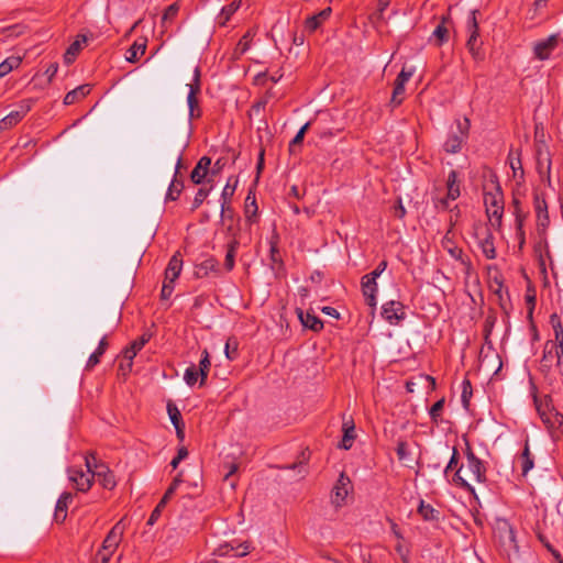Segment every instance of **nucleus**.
Masks as SVG:
<instances>
[{"label": "nucleus", "mask_w": 563, "mask_h": 563, "mask_svg": "<svg viewBox=\"0 0 563 563\" xmlns=\"http://www.w3.org/2000/svg\"><path fill=\"white\" fill-rule=\"evenodd\" d=\"M181 481L179 478H174L167 490L165 492L163 498L161 499V504H167L170 497L175 494Z\"/></svg>", "instance_id": "50"}, {"label": "nucleus", "mask_w": 563, "mask_h": 563, "mask_svg": "<svg viewBox=\"0 0 563 563\" xmlns=\"http://www.w3.org/2000/svg\"><path fill=\"white\" fill-rule=\"evenodd\" d=\"M412 73H399L396 81L394 91L391 95L390 102L394 106H399L404 100V93H405V85L409 81L411 78Z\"/></svg>", "instance_id": "19"}, {"label": "nucleus", "mask_w": 563, "mask_h": 563, "mask_svg": "<svg viewBox=\"0 0 563 563\" xmlns=\"http://www.w3.org/2000/svg\"><path fill=\"white\" fill-rule=\"evenodd\" d=\"M456 131L452 132L448 140L443 144V148L445 152L455 154L459 153L462 148V145L466 142L470 130V120L467 118L457 119Z\"/></svg>", "instance_id": "4"}, {"label": "nucleus", "mask_w": 563, "mask_h": 563, "mask_svg": "<svg viewBox=\"0 0 563 563\" xmlns=\"http://www.w3.org/2000/svg\"><path fill=\"white\" fill-rule=\"evenodd\" d=\"M499 531L503 533L504 545L508 547L515 552H518V544L512 527L505 522L504 526L499 529Z\"/></svg>", "instance_id": "29"}, {"label": "nucleus", "mask_w": 563, "mask_h": 563, "mask_svg": "<svg viewBox=\"0 0 563 563\" xmlns=\"http://www.w3.org/2000/svg\"><path fill=\"white\" fill-rule=\"evenodd\" d=\"M343 430H344V434H343L340 446L344 450H349L352 446L353 441L355 439L353 422L351 421V424H349V422H344Z\"/></svg>", "instance_id": "35"}, {"label": "nucleus", "mask_w": 563, "mask_h": 563, "mask_svg": "<svg viewBox=\"0 0 563 563\" xmlns=\"http://www.w3.org/2000/svg\"><path fill=\"white\" fill-rule=\"evenodd\" d=\"M87 43L88 37L86 35L80 34L76 37L64 53V62L66 66H69L76 59L79 52L87 46Z\"/></svg>", "instance_id": "18"}, {"label": "nucleus", "mask_w": 563, "mask_h": 563, "mask_svg": "<svg viewBox=\"0 0 563 563\" xmlns=\"http://www.w3.org/2000/svg\"><path fill=\"white\" fill-rule=\"evenodd\" d=\"M391 0H378V8L375 16L379 21H384V12L388 8Z\"/></svg>", "instance_id": "55"}, {"label": "nucleus", "mask_w": 563, "mask_h": 563, "mask_svg": "<svg viewBox=\"0 0 563 563\" xmlns=\"http://www.w3.org/2000/svg\"><path fill=\"white\" fill-rule=\"evenodd\" d=\"M189 87L187 96V104L189 108L190 118L199 115L198 98L197 95L200 92V73H195L192 82L187 85Z\"/></svg>", "instance_id": "14"}, {"label": "nucleus", "mask_w": 563, "mask_h": 563, "mask_svg": "<svg viewBox=\"0 0 563 563\" xmlns=\"http://www.w3.org/2000/svg\"><path fill=\"white\" fill-rule=\"evenodd\" d=\"M240 246V239L236 238V234L233 233V239L228 242L227 254L224 260V265L228 271H231L234 267V258L235 253Z\"/></svg>", "instance_id": "28"}, {"label": "nucleus", "mask_w": 563, "mask_h": 563, "mask_svg": "<svg viewBox=\"0 0 563 563\" xmlns=\"http://www.w3.org/2000/svg\"><path fill=\"white\" fill-rule=\"evenodd\" d=\"M180 164H181V157H178L174 179L172 180V183L168 187L167 194H166V200H173V201L177 200L180 192L184 189L183 181L177 179V173L180 167Z\"/></svg>", "instance_id": "24"}, {"label": "nucleus", "mask_w": 563, "mask_h": 563, "mask_svg": "<svg viewBox=\"0 0 563 563\" xmlns=\"http://www.w3.org/2000/svg\"><path fill=\"white\" fill-rule=\"evenodd\" d=\"M397 456L399 461L404 462L407 466H410V462H412L411 459V452L409 450V445L405 441H399L397 449H396Z\"/></svg>", "instance_id": "36"}, {"label": "nucleus", "mask_w": 563, "mask_h": 563, "mask_svg": "<svg viewBox=\"0 0 563 563\" xmlns=\"http://www.w3.org/2000/svg\"><path fill=\"white\" fill-rule=\"evenodd\" d=\"M465 456L466 464H462L456 470L453 482L470 492H474L471 483H484L486 481V467L468 444L466 445Z\"/></svg>", "instance_id": "1"}, {"label": "nucleus", "mask_w": 563, "mask_h": 563, "mask_svg": "<svg viewBox=\"0 0 563 563\" xmlns=\"http://www.w3.org/2000/svg\"><path fill=\"white\" fill-rule=\"evenodd\" d=\"M108 346H109L108 336L104 335L99 341V344H98V347L96 349V351L89 356V358L87 361V364H86V369L90 371L97 364H99L100 358L104 354V352L107 351Z\"/></svg>", "instance_id": "26"}, {"label": "nucleus", "mask_w": 563, "mask_h": 563, "mask_svg": "<svg viewBox=\"0 0 563 563\" xmlns=\"http://www.w3.org/2000/svg\"><path fill=\"white\" fill-rule=\"evenodd\" d=\"M183 266V261L179 258L177 254H175L165 271V280L169 283H174L175 279L179 276Z\"/></svg>", "instance_id": "27"}, {"label": "nucleus", "mask_w": 563, "mask_h": 563, "mask_svg": "<svg viewBox=\"0 0 563 563\" xmlns=\"http://www.w3.org/2000/svg\"><path fill=\"white\" fill-rule=\"evenodd\" d=\"M167 412H168V416H169L170 421L174 424V427H177L178 423H181L180 422L181 416L176 406L168 404Z\"/></svg>", "instance_id": "51"}, {"label": "nucleus", "mask_w": 563, "mask_h": 563, "mask_svg": "<svg viewBox=\"0 0 563 563\" xmlns=\"http://www.w3.org/2000/svg\"><path fill=\"white\" fill-rule=\"evenodd\" d=\"M476 13L477 10L471 11L468 21H467V27L470 31V38L467 41V47L472 53L475 52V48L477 47L478 43V24L476 20Z\"/></svg>", "instance_id": "22"}, {"label": "nucleus", "mask_w": 563, "mask_h": 563, "mask_svg": "<svg viewBox=\"0 0 563 563\" xmlns=\"http://www.w3.org/2000/svg\"><path fill=\"white\" fill-rule=\"evenodd\" d=\"M489 184L492 189L488 190V185H486L484 192L486 213L493 225H500L504 213V195L495 175L490 177Z\"/></svg>", "instance_id": "2"}, {"label": "nucleus", "mask_w": 563, "mask_h": 563, "mask_svg": "<svg viewBox=\"0 0 563 563\" xmlns=\"http://www.w3.org/2000/svg\"><path fill=\"white\" fill-rule=\"evenodd\" d=\"M239 228L234 225V222H231L227 228V235L229 238V241L233 239V233L236 234V238L239 239Z\"/></svg>", "instance_id": "60"}, {"label": "nucleus", "mask_w": 563, "mask_h": 563, "mask_svg": "<svg viewBox=\"0 0 563 563\" xmlns=\"http://www.w3.org/2000/svg\"><path fill=\"white\" fill-rule=\"evenodd\" d=\"M172 291H173V283L165 280L164 285H163V289H162V296L164 298H167L168 296H170Z\"/></svg>", "instance_id": "61"}, {"label": "nucleus", "mask_w": 563, "mask_h": 563, "mask_svg": "<svg viewBox=\"0 0 563 563\" xmlns=\"http://www.w3.org/2000/svg\"><path fill=\"white\" fill-rule=\"evenodd\" d=\"M22 57L19 55H12L7 57L0 64V70H14L21 66Z\"/></svg>", "instance_id": "40"}, {"label": "nucleus", "mask_w": 563, "mask_h": 563, "mask_svg": "<svg viewBox=\"0 0 563 563\" xmlns=\"http://www.w3.org/2000/svg\"><path fill=\"white\" fill-rule=\"evenodd\" d=\"M177 11H178V7H177L176 4H170V5L166 9V11H165V13H164L163 19H164V20H167V19H172V18H174V16L177 14Z\"/></svg>", "instance_id": "59"}, {"label": "nucleus", "mask_w": 563, "mask_h": 563, "mask_svg": "<svg viewBox=\"0 0 563 563\" xmlns=\"http://www.w3.org/2000/svg\"><path fill=\"white\" fill-rule=\"evenodd\" d=\"M351 489L350 478L341 474L332 490V503L340 507L344 503Z\"/></svg>", "instance_id": "15"}, {"label": "nucleus", "mask_w": 563, "mask_h": 563, "mask_svg": "<svg viewBox=\"0 0 563 563\" xmlns=\"http://www.w3.org/2000/svg\"><path fill=\"white\" fill-rule=\"evenodd\" d=\"M298 318L301 324L314 332L320 331L323 328L322 321L311 312H303L301 309L297 310Z\"/></svg>", "instance_id": "23"}, {"label": "nucleus", "mask_w": 563, "mask_h": 563, "mask_svg": "<svg viewBox=\"0 0 563 563\" xmlns=\"http://www.w3.org/2000/svg\"><path fill=\"white\" fill-rule=\"evenodd\" d=\"M387 268V262L386 261H382L377 267L371 272L372 274H376L377 277H379Z\"/></svg>", "instance_id": "62"}, {"label": "nucleus", "mask_w": 563, "mask_h": 563, "mask_svg": "<svg viewBox=\"0 0 563 563\" xmlns=\"http://www.w3.org/2000/svg\"><path fill=\"white\" fill-rule=\"evenodd\" d=\"M377 278L378 277L376 276V274L368 273L364 275L361 280L363 296L365 298L366 303L372 308H375L377 303Z\"/></svg>", "instance_id": "9"}, {"label": "nucleus", "mask_w": 563, "mask_h": 563, "mask_svg": "<svg viewBox=\"0 0 563 563\" xmlns=\"http://www.w3.org/2000/svg\"><path fill=\"white\" fill-rule=\"evenodd\" d=\"M85 466L91 472L92 479L97 481L107 489H111L115 486L114 477L110 472L109 467L98 461L95 454H88L84 457Z\"/></svg>", "instance_id": "3"}, {"label": "nucleus", "mask_w": 563, "mask_h": 563, "mask_svg": "<svg viewBox=\"0 0 563 563\" xmlns=\"http://www.w3.org/2000/svg\"><path fill=\"white\" fill-rule=\"evenodd\" d=\"M210 190H211V188L210 189H206V188L198 189V191L194 198V201H192V206H191L192 211L198 209L201 206V203L208 197Z\"/></svg>", "instance_id": "45"}, {"label": "nucleus", "mask_w": 563, "mask_h": 563, "mask_svg": "<svg viewBox=\"0 0 563 563\" xmlns=\"http://www.w3.org/2000/svg\"><path fill=\"white\" fill-rule=\"evenodd\" d=\"M141 48V45H139V43L135 41L130 48H128L124 53V58L125 60L130 62V63H135L137 62L139 57H137V53H139V49Z\"/></svg>", "instance_id": "47"}, {"label": "nucleus", "mask_w": 563, "mask_h": 563, "mask_svg": "<svg viewBox=\"0 0 563 563\" xmlns=\"http://www.w3.org/2000/svg\"><path fill=\"white\" fill-rule=\"evenodd\" d=\"M280 77L282 76H279L278 78H268V73H257L253 78V82L257 86H262L265 85L268 79H271L273 82H277L280 79Z\"/></svg>", "instance_id": "52"}, {"label": "nucleus", "mask_w": 563, "mask_h": 563, "mask_svg": "<svg viewBox=\"0 0 563 563\" xmlns=\"http://www.w3.org/2000/svg\"><path fill=\"white\" fill-rule=\"evenodd\" d=\"M113 554L114 553L112 551L106 550L101 547L95 555L93 563H109Z\"/></svg>", "instance_id": "46"}, {"label": "nucleus", "mask_w": 563, "mask_h": 563, "mask_svg": "<svg viewBox=\"0 0 563 563\" xmlns=\"http://www.w3.org/2000/svg\"><path fill=\"white\" fill-rule=\"evenodd\" d=\"M240 4H241V0H235L228 7L222 8V10H221V16H223L222 24H224L230 19V16L239 9Z\"/></svg>", "instance_id": "44"}, {"label": "nucleus", "mask_w": 563, "mask_h": 563, "mask_svg": "<svg viewBox=\"0 0 563 563\" xmlns=\"http://www.w3.org/2000/svg\"><path fill=\"white\" fill-rule=\"evenodd\" d=\"M91 90V86L89 84L81 85L73 90H70L64 98V104L70 106L79 100L84 99Z\"/></svg>", "instance_id": "25"}, {"label": "nucleus", "mask_w": 563, "mask_h": 563, "mask_svg": "<svg viewBox=\"0 0 563 563\" xmlns=\"http://www.w3.org/2000/svg\"><path fill=\"white\" fill-rule=\"evenodd\" d=\"M199 377L200 373L198 372V368L195 364H191L189 367L186 368L184 374V380L188 386H194Z\"/></svg>", "instance_id": "41"}, {"label": "nucleus", "mask_w": 563, "mask_h": 563, "mask_svg": "<svg viewBox=\"0 0 563 563\" xmlns=\"http://www.w3.org/2000/svg\"><path fill=\"white\" fill-rule=\"evenodd\" d=\"M234 191H235V185H231L228 181L222 190L221 199H220L221 218H225V212H227V210H229V203H230L232 196L234 195Z\"/></svg>", "instance_id": "33"}, {"label": "nucleus", "mask_w": 563, "mask_h": 563, "mask_svg": "<svg viewBox=\"0 0 563 563\" xmlns=\"http://www.w3.org/2000/svg\"><path fill=\"white\" fill-rule=\"evenodd\" d=\"M520 462H521V473L523 476H526L529 473V471H531L533 468V460L531 457L528 443H526V445H525V450L520 456Z\"/></svg>", "instance_id": "38"}, {"label": "nucleus", "mask_w": 563, "mask_h": 563, "mask_svg": "<svg viewBox=\"0 0 563 563\" xmlns=\"http://www.w3.org/2000/svg\"><path fill=\"white\" fill-rule=\"evenodd\" d=\"M165 505L166 504H161V501L158 503V505L155 507V509L153 510L152 515L147 520L148 526H153L157 521L158 517L161 516L162 509L165 507Z\"/></svg>", "instance_id": "56"}, {"label": "nucleus", "mask_w": 563, "mask_h": 563, "mask_svg": "<svg viewBox=\"0 0 563 563\" xmlns=\"http://www.w3.org/2000/svg\"><path fill=\"white\" fill-rule=\"evenodd\" d=\"M309 124L310 123L307 122L305 125H302L301 129L295 135V137L291 140V142L289 144L290 152H294L295 146L301 145L303 137H305V133L307 132V130L309 128Z\"/></svg>", "instance_id": "43"}, {"label": "nucleus", "mask_w": 563, "mask_h": 563, "mask_svg": "<svg viewBox=\"0 0 563 563\" xmlns=\"http://www.w3.org/2000/svg\"><path fill=\"white\" fill-rule=\"evenodd\" d=\"M330 13L331 9L327 8L320 11L318 14L309 16L306 20V29L310 32L316 31L321 25V23L330 16Z\"/></svg>", "instance_id": "30"}, {"label": "nucleus", "mask_w": 563, "mask_h": 563, "mask_svg": "<svg viewBox=\"0 0 563 563\" xmlns=\"http://www.w3.org/2000/svg\"><path fill=\"white\" fill-rule=\"evenodd\" d=\"M26 111V109L22 108L21 110L10 112L7 117L0 120V130H5L15 125L18 122L22 120Z\"/></svg>", "instance_id": "31"}, {"label": "nucleus", "mask_w": 563, "mask_h": 563, "mask_svg": "<svg viewBox=\"0 0 563 563\" xmlns=\"http://www.w3.org/2000/svg\"><path fill=\"white\" fill-rule=\"evenodd\" d=\"M478 238H479L478 244H479V247H481L483 254L489 260L495 258L496 251H495V246H494L493 233L488 229H486L485 231H483L481 233V235Z\"/></svg>", "instance_id": "20"}, {"label": "nucleus", "mask_w": 563, "mask_h": 563, "mask_svg": "<svg viewBox=\"0 0 563 563\" xmlns=\"http://www.w3.org/2000/svg\"><path fill=\"white\" fill-rule=\"evenodd\" d=\"M418 512L426 521H435L439 519L440 515L437 509H434L431 505L426 504L423 500H421L419 504Z\"/></svg>", "instance_id": "34"}, {"label": "nucleus", "mask_w": 563, "mask_h": 563, "mask_svg": "<svg viewBox=\"0 0 563 563\" xmlns=\"http://www.w3.org/2000/svg\"><path fill=\"white\" fill-rule=\"evenodd\" d=\"M218 553L221 556L242 558L250 553V544L247 542H235L225 543L220 545Z\"/></svg>", "instance_id": "16"}, {"label": "nucleus", "mask_w": 563, "mask_h": 563, "mask_svg": "<svg viewBox=\"0 0 563 563\" xmlns=\"http://www.w3.org/2000/svg\"><path fill=\"white\" fill-rule=\"evenodd\" d=\"M562 38L559 33L551 34L547 38L537 41L533 44V53L536 58L544 60L550 58L552 52L558 48Z\"/></svg>", "instance_id": "6"}, {"label": "nucleus", "mask_w": 563, "mask_h": 563, "mask_svg": "<svg viewBox=\"0 0 563 563\" xmlns=\"http://www.w3.org/2000/svg\"><path fill=\"white\" fill-rule=\"evenodd\" d=\"M69 482L76 487L78 492H87L92 484L91 472L82 470L81 466H70L67 470Z\"/></svg>", "instance_id": "7"}, {"label": "nucleus", "mask_w": 563, "mask_h": 563, "mask_svg": "<svg viewBox=\"0 0 563 563\" xmlns=\"http://www.w3.org/2000/svg\"><path fill=\"white\" fill-rule=\"evenodd\" d=\"M457 450L455 448H453V453H452V456L446 465V467L444 468V474L446 475L448 472L450 470H452L453 467H455L457 465Z\"/></svg>", "instance_id": "58"}, {"label": "nucleus", "mask_w": 563, "mask_h": 563, "mask_svg": "<svg viewBox=\"0 0 563 563\" xmlns=\"http://www.w3.org/2000/svg\"><path fill=\"white\" fill-rule=\"evenodd\" d=\"M444 407V399H440L430 408L429 415L432 421L438 422Z\"/></svg>", "instance_id": "48"}, {"label": "nucleus", "mask_w": 563, "mask_h": 563, "mask_svg": "<svg viewBox=\"0 0 563 563\" xmlns=\"http://www.w3.org/2000/svg\"><path fill=\"white\" fill-rule=\"evenodd\" d=\"M448 29L444 26L443 23L439 24L435 30L433 31L434 37L440 42L443 43L448 38Z\"/></svg>", "instance_id": "53"}, {"label": "nucleus", "mask_w": 563, "mask_h": 563, "mask_svg": "<svg viewBox=\"0 0 563 563\" xmlns=\"http://www.w3.org/2000/svg\"><path fill=\"white\" fill-rule=\"evenodd\" d=\"M554 362H555V366L558 367V354H556V352L553 351L551 353V356L549 357V361H545V346H544L543 347V355H542V358L540 361L542 371L543 372H550L551 368L554 365Z\"/></svg>", "instance_id": "42"}, {"label": "nucleus", "mask_w": 563, "mask_h": 563, "mask_svg": "<svg viewBox=\"0 0 563 563\" xmlns=\"http://www.w3.org/2000/svg\"><path fill=\"white\" fill-rule=\"evenodd\" d=\"M457 183V174L455 170H451L448 175L446 186L448 194L445 198H439L434 200V205L438 209L445 210L449 208L450 201H454L460 196V187Z\"/></svg>", "instance_id": "8"}, {"label": "nucleus", "mask_w": 563, "mask_h": 563, "mask_svg": "<svg viewBox=\"0 0 563 563\" xmlns=\"http://www.w3.org/2000/svg\"><path fill=\"white\" fill-rule=\"evenodd\" d=\"M73 500L71 493L65 492L60 495L56 503L54 519L56 522H63L67 516L68 505Z\"/></svg>", "instance_id": "21"}, {"label": "nucleus", "mask_w": 563, "mask_h": 563, "mask_svg": "<svg viewBox=\"0 0 563 563\" xmlns=\"http://www.w3.org/2000/svg\"><path fill=\"white\" fill-rule=\"evenodd\" d=\"M125 528H126L125 519H121L120 521H118L112 527V529L110 530V532L108 533L106 539L103 540L101 547L104 548L106 550H110L114 553L117 551L118 545L120 544V542L122 540V536H123Z\"/></svg>", "instance_id": "12"}, {"label": "nucleus", "mask_w": 563, "mask_h": 563, "mask_svg": "<svg viewBox=\"0 0 563 563\" xmlns=\"http://www.w3.org/2000/svg\"><path fill=\"white\" fill-rule=\"evenodd\" d=\"M554 340L545 342V361H549L551 353L558 354V368L563 372V328L560 321L553 323Z\"/></svg>", "instance_id": "5"}, {"label": "nucleus", "mask_w": 563, "mask_h": 563, "mask_svg": "<svg viewBox=\"0 0 563 563\" xmlns=\"http://www.w3.org/2000/svg\"><path fill=\"white\" fill-rule=\"evenodd\" d=\"M382 317L390 324H397L406 318L404 305L399 301L390 300L383 305Z\"/></svg>", "instance_id": "11"}, {"label": "nucleus", "mask_w": 563, "mask_h": 563, "mask_svg": "<svg viewBox=\"0 0 563 563\" xmlns=\"http://www.w3.org/2000/svg\"><path fill=\"white\" fill-rule=\"evenodd\" d=\"M471 396H472V385H471L470 380L464 379L462 383V395H461L462 402H463L464 407L468 406Z\"/></svg>", "instance_id": "49"}, {"label": "nucleus", "mask_w": 563, "mask_h": 563, "mask_svg": "<svg viewBox=\"0 0 563 563\" xmlns=\"http://www.w3.org/2000/svg\"><path fill=\"white\" fill-rule=\"evenodd\" d=\"M141 350V342L135 340L130 349H126L123 352L119 361L118 376L124 378L131 373L133 358L136 356L137 352Z\"/></svg>", "instance_id": "10"}, {"label": "nucleus", "mask_w": 563, "mask_h": 563, "mask_svg": "<svg viewBox=\"0 0 563 563\" xmlns=\"http://www.w3.org/2000/svg\"><path fill=\"white\" fill-rule=\"evenodd\" d=\"M188 456V450L185 446H181L177 455L172 460L170 465L173 468H177L178 464Z\"/></svg>", "instance_id": "54"}, {"label": "nucleus", "mask_w": 563, "mask_h": 563, "mask_svg": "<svg viewBox=\"0 0 563 563\" xmlns=\"http://www.w3.org/2000/svg\"><path fill=\"white\" fill-rule=\"evenodd\" d=\"M538 411L543 423L549 429L560 430L561 432H563V415H561L553 408H550L548 405L545 406V408H542L541 406L538 407Z\"/></svg>", "instance_id": "13"}, {"label": "nucleus", "mask_w": 563, "mask_h": 563, "mask_svg": "<svg viewBox=\"0 0 563 563\" xmlns=\"http://www.w3.org/2000/svg\"><path fill=\"white\" fill-rule=\"evenodd\" d=\"M322 312L328 314V316H331L333 318H339V312L336 309L332 308V307H323L322 308Z\"/></svg>", "instance_id": "63"}, {"label": "nucleus", "mask_w": 563, "mask_h": 563, "mask_svg": "<svg viewBox=\"0 0 563 563\" xmlns=\"http://www.w3.org/2000/svg\"><path fill=\"white\" fill-rule=\"evenodd\" d=\"M534 205L539 227L547 228L549 224L547 202L543 199L536 197Z\"/></svg>", "instance_id": "32"}, {"label": "nucleus", "mask_w": 563, "mask_h": 563, "mask_svg": "<svg viewBox=\"0 0 563 563\" xmlns=\"http://www.w3.org/2000/svg\"><path fill=\"white\" fill-rule=\"evenodd\" d=\"M251 33L247 32L245 35L242 36V38L239 41L234 48L233 56L234 58H239L241 55H243L249 48L251 43Z\"/></svg>", "instance_id": "39"}, {"label": "nucleus", "mask_w": 563, "mask_h": 563, "mask_svg": "<svg viewBox=\"0 0 563 563\" xmlns=\"http://www.w3.org/2000/svg\"><path fill=\"white\" fill-rule=\"evenodd\" d=\"M211 166V158L202 156L190 174V179L194 184L200 185L205 181Z\"/></svg>", "instance_id": "17"}, {"label": "nucleus", "mask_w": 563, "mask_h": 563, "mask_svg": "<svg viewBox=\"0 0 563 563\" xmlns=\"http://www.w3.org/2000/svg\"><path fill=\"white\" fill-rule=\"evenodd\" d=\"M510 168L514 172V177L517 176L518 170L520 172L521 175L523 174L521 159L519 157L510 158Z\"/></svg>", "instance_id": "57"}, {"label": "nucleus", "mask_w": 563, "mask_h": 563, "mask_svg": "<svg viewBox=\"0 0 563 563\" xmlns=\"http://www.w3.org/2000/svg\"><path fill=\"white\" fill-rule=\"evenodd\" d=\"M176 429V433H177V437L180 441L184 440L185 438V431H184V424L183 423H178L177 427H175Z\"/></svg>", "instance_id": "64"}, {"label": "nucleus", "mask_w": 563, "mask_h": 563, "mask_svg": "<svg viewBox=\"0 0 563 563\" xmlns=\"http://www.w3.org/2000/svg\"><path fill=\"white\" fill-rule=\"evenodd\" d=\"M211 363L209 360V353L207 350L202 352V357L199 362L198 372L200 373V385L205 384V380L207 379L209 369H210Z\"/></svg>", "instance_id": "37"}]
</instances>
